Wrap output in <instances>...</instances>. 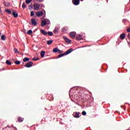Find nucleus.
<instances>
[{"mask_svg": "<svg viewBox=\"0 0 130 130\" xmlns=\"http://www.w3.org/2000/svg\"><path fill=\"white\" fill-rule=\"evenodd\" d=\"M74 51V50H73V48H70L67 51H66L64 53L59 54L58 55V58H59L60 57H62L64 55H68V54H70L71 52H73Z\"/></svg>", "mask_w": 130, "mask_h": 130, "instance_id": "1", "label": "nucleus"}, {"mask_svg": "<svg viewBox=\"0 0 130 130\" xmlns=\"http://www.w3.org/2000/svg\"><path fill=\"white\" fill-rule=\"evenodd\" d=\"M71 90L69 91V95H70V97L71 99V101H72V102H75V100H76V99H77V95H76V94L75 93V92H74V93H71Z\"/></svg>", "mask_w": 130, "mask_h": 130, "instance_id": "2", "label": "nucleus"}, {"mask_svg": "<svg viewBox=\"0 0 130 130\" xmlns=\"http://www.w3.org/2000/svg\"><path fill=\"white\" fill-rule=\"evenodd\" d=\"M63 39H64L65 42L67 44H70L72 43V40H71L69 38H67V37L63 36Z\"/></svg>", "mask_w": 130, "mask_h": 130, "instance_id": "3", "label": "nucleus"}, {"mask_svg": "<svg viewBox=\"0 0 130 130\" xmlns=\"http://www.w3.org/2000/svg\"><path fill=\"white\" fill-rule=\"evenodd\" d=\"M76 34H77L76 31H71L69 33L70 37L73 39L76 38Z\"/></svg>", "mask_w": 130, "mask_h": 130, "instance_id": "4", "label": "nucleus"}, {"mask_svg": "<svg viewBox=\"0 0 130 130\" xmlns=\"http://www.w3.org/2000/svg\"><path fill=\"white\" fill-rule=\"evenodd\" d=\"M32 66H33V62L29 61L28 62H27L24 66V67H25V68H31V67H32Z\"/></svg>", "mask_w": 130, "mask_h": 130, "instance_id": "5", "label": "nucleus"}, {"mask_svg": "<svg viewBox=\"0 0 130 130\" xmlns=\"http://www.w3.org/2000/svg\"><path fill=\"white\" fill-rule=\"evenodd\" d=\"M72 3L74 6H79L80 5V0H72Z\"/></svg>", "mask_w": 130, "mask_h": 130, "instance_id": "6", "label": "nucleus"}, {"mask_svg": "<svg viewBox=\"0 0 130 130\" xmlns=\"http://www.w3.org/2000/svg\"><path fill=\"white\" fill-rule=\"evenodd\" d=\"M46 24H47V21H46V20H44L43 21H42L41 23V26L42 27H44V26L46 25Z\"/></svg>", "mask_w": 130, "mask_h": 130, "instance_id": "7", "label": "nucleus"}, {"mask_svg": "<svg viewBox=\"0 0 130 130\" xmlns=\"http://www.w3.org/2000/svg\"><path fill=\"white\" fill-rule=\"evenodd\" d=\"M34 9L36 10H39V8H40V5L39 4H34Z\"/></svg>", "mask_w": 130, "mask_h": 130, "instance_id": "8", "label": "nucleus"}, {"mask_svg": "<svg viewBox=\"0 0 130 130\" xmlns=\"http://www.w3.org/2000/svg\"><path fill=\"white\" fill-rule=\"evenodd\" d=\"M74 117H75V118H79V117H80V112H75V114H74Z\"/></svg>", "mask_w": 130, "mask_h": 130, "instance_id": "9", "label": "nucleus"}, {"mask_svg": "<svg viewBox=\"0 0 130 130\" xmlns=\"http://www.w3.org/2000/svg\"><path fill=\"white\" fill-rule=\"evenodd\" d=\"M41 32L43 35L46 36L47 35V32H46L44 29H41Z\"/></svg>", "mask_w": 130, "mask_h": 130, "instance_id": "10", "label": "nucleus"}, {"mask_svg": "<svg viewBox=\"0 0 130 130\" xmlns=\"http://www.w3.org/2000/svg\"><path fill=\"white\" fill-rule=\"evenodd\" d=\"M18 121H19V122H23V121H24V118L22 117H18Z\"/></svg>", "mask_w": 130, "mask_h": 130, "instance_id": "11", "label": "nucleus"}, {"mask_svg": "<svg viewBox=\"0 0 130 130\" xmlns=\"http://www.w3.org/2000/svg\"><path fill=\"white\" fill-rule=\"evenodd\" d=\"M120 39H121L122 40H123V39H124V38H125V34H124V33L122 34L120 36Z\"/></svg>", "mask_w": 130, "mask_h": 130, "instance_id": "12", "label": "nucleus"}, {"mask_svg": "<svg viewBox=\"0 0 130 130\" xmlns=\"http://www.w3.org/2000/svg\"><path fill=\"white\" fill-rule=\"evenodd\" d=\"M83 40V37L81 35H79L78 36L76 37V40Z\"/></svg>", "mask_w": 130, "mask_h": 130, "instance_id": "13", "label": "nucleus"}, {"mask_svg": "<svg viewBox=\"0 0 130 130\" xmlns=\"http://www.w3.org/2000/svg\"><path fill=\"white\" fill-rule=\"evenodd\" d=\"M42 15H43V12H42V11L38 12L37 13V15L38 16V17H41V16H42Z\"/></svg>", "mask_w": 130, "mask_h": 130, "instance_id": "14", "label": "nucleus"}, {"mask_svg": "<svg viewBox=\"0 0 130 130\" xmlns=\"http://www.w3.org/2000/svg\"><path fill=\"white\" fill-rule=\"evenodd\" d=\"M30 60V58H28V57H25L23 59V62H26V61H29Z\"/></svg>", "mask_w": 130, "mask_h": 130, "instance_id": "15", "label": "nucleus"}, {"mask_svg": "<svg viewBox=\"0 0 130 130\" xmlns=\"http://www.w3.org/2000/svg\"><path fill=\"white\" fill-rule=\"evenodd\" d=\"M12 15L14 17V18H18V13H16L15 12H13L12 13Z\"/></svg>", "mask_w": 130, "mask_h": 130, "instance_id": "16", "label": "nucleus"}, {"mask_svg": "<svg viewBox=\"0 0 130 130\" xmlns=\"http://www.w3.org/2000/svg\"><path fill=\"white\" fill-rule=\"evenodd\" d=\"M44 55H45V51H42L41 52V57H44Z\"/></svg>", "mask_w": 130, "mask_h": 130, "instance_id": "17", "label": "nucleus"}, {"mask_svg": "<svg viewBox=\"0 0 130 130\" xmlns=\"http://www.w3.org/2000/svg\"><path fill=\"white\" fill-rule=\"evenodd\" d=\"M52 42H53V40H49L47 42V43L48 45H51V44H52Z\"/></svg>", "mask_w": 130, "mask_h": 130, "instance_id": "18", "label": "nucleus"}, {"mask_svg": "<svg viewBox=\"0 0 130 130\" xmlns=\"http://www.w3.org/2000/svg\"><path fill=\"white\" fill-rule=\"evenodd\" d=\"M58 48H54L53 49V52H54V53H56V52H58Z\"/></svg>", "mask_w": 130, "mask_h": 130, "instance_id": "19", "label": "nucleus"}, {"mask_svg": "<svg viewBox=\"0 0 130 130\" xmlns=\"http://www.w3.org/2000/svg\"><path fill=\"white\" fill-rule=\"evenodd\" d=\"M32 9H33V5L31 4L28 6V10H29V11H32Z\"/></svg>", "mask_w": 130, "mask_h": 130, "instance_id": "20", "label": "nucleus"}, {"mask_svg": "<svg viewBox=\"0 0 130 130\" xmlns=\"http://www.w3.org/2000/svg\"><path fill=\"white\" fill-rule=\"evenodd\" d=\"M27 34H28V35H32V34H33V31H32V30L29 29V30L27 31Z\"/></svg>", "mask_w": 130, "mask_h": 130, "instance_id": "21", "label": "nucleus"}, {"mask_svg": "<svg viewBox=\"0 0 130 130\" xmlns=\"http://www.w3.org/2000/svg\"><path fill=\"white\" fill-rule=\"evenodd\" d=\"M6 64H8V66H11L12 64V62H11V61L7 60H6Z\"/></svg>", "mask_w": 130, "mask_h": 130, "instance_id": "22", "label": "nucleus"}, {"mask_svg": "<svg viewBox=\"0 0 130 130\" xmlns=\"http://www.w3.org/2000/svg\"><path fill=\"white\" fill-rule=\"evenodd\" d=\"M1 39H2L3 41H5V40H6V36L3 35L1 36Z\"/></svg>", "mask_w": 130, "mask_h": 130, "instance_id": "23", "label": "nucleus"}, {"mask_svg": "<svg viewBox=\"0 0 130 130\" xmlns=\"http://www.w3.org/2000/svg\"><path fill=\"white\" fill-rule=\"evenodd\" d=\"M48 35H49V36H52V35H53V32H52V31H48V32H47Z\"/></svg>", "mask_w": 130, "mask_h": 130, "instance_id": "24", "label": "nucleus"}, {"mask_svg": "<svg viewBox=\"0 0 130 130\" xmlns=\"http://www.w3.org/2000/svg\"><path fill=\"white\" fill-rule=\"evenodd\" d=\"M14 63H15V64L19 65L21 63V61H20L19 60H16V61H15Z\"/></svg>", "mask_w": 130, "mask_h": 130, "instance_id": "25", "label": "nucleus"}, {"mask_svg": "<svg viewBox=\"0 0 130 130\" xmlns=\"http://www.w3.org/2000/svg\"><path fill=\"white\" fill-rule=\"evenodd\" d=\"M33 25L34 26H36V25H37V22H36V20L34 18L33 19Z\"/></svg>", "mask_w": 130, "mask_h": 130, "instance_id": "26", "label": "nucleus"}, {"mask_svg": "<svg viewBox=\"0 0 130 130\" xmlns=\"http://www.w3.org/2000/svg\"><path fill=\"white\" fill-rule=\"evenodd\" d=\"M5 11L7 13H8V14H12V11H11V10L9 9H6Z\"/></svg>", "mask_w": 130, "mask_h": 130, "instance_id": "27", "label": "nucleus"}, {"mask_svg": "<svg viewBox=\"0 0 130 130\" xmlns=\"http://www.w3.org/2000/svg\"><path fill=\"white\" fill-rule=\"evenodd\" d=\"M31 2H32V0H26L25 1V3H26V4H27V5H29V4H30V3H31Z\"/></svg>", "mask_w": 130, "mask_h": 130, "instance_id": "28", "label": "nucleus"}, {"mask_svg": "<svg viewBox=\"0 0 130 130\" xmlns=\"http://www.w3.org/2000/svg\"><path fill=\"white\" fill-rule=\"evenodd\" d=\"M14 51L15 53H19V51L17 49H16V48L14 49Z\"/></svg>", "mask_w": 130, "mask_h": 130, "instance_id": "29", "label": "nucleus"}, {"mask_svg": "<svg viewBox=\"0 0 130 130\" xmlns=\"http://www.w3.org/2000/svg\"><path fill=\"white\" fill-rule=\"evenodd\" d=\"M22 7L23 9H25L26 8V5L25 4V3H23L22 6Z\"/></svg>", "mask_w": 130, "mask_h": 130, "instance_id": "30", "label": "nucleus"}, {"mask_svg": "<svg viewBox=\"0 0 130 130\" xmlns=\"http://www.w3.org/2000/svg\"><path fill=\"white\" fill-rule=\"evenodd\" d=\"M82 115H84V116L86 115L87 112H86V111H83L82 113Z\"/></svg>", "mask_w": 130, "mask_h": 130, "instance_id": "31", "label": "nucleus"}, {"mask_svg": "<svg viewBox=\"0 0 130 130\" xmlns=\"http://www.w3.org/2000/svg\"><path fill=\"white\" fill-rule=\"evenodd\" d=\"M46 21L47 22V24H50V20H49V19H47Z\"/></svg>", "mask_w": 130, "mask_h": 130, "instance_id": "32", "label": "nucleus"}, {"mask_svg": "<svg viewBox=\"0 0 130 130\" xmlns=\"http://www.w3.org/2000/svg\"><path fill=\"white\" fill-rule=\"evenodd\" d=\"M39 58H33L34 61H36V60H39Z\"/></svg>", "mask_w": 130, "mask_h": 130, "instance_id": "33", "label": "nucleus"}, {"mask_svg": "<svg viewBox=\"0 0 130 130\" xmlns=\"http://www.w3.org/2000/svg\"><path fill=\"white\" fill-rule=\"evenodd\" d=\"M3 125V121L2 120H0V126H2Z\"/></svg>", "mask_w": 130, "mask_h": 130, "instance_id": "34", "label": "nucleus"}, {"mask_svg": "<svg viewBox=\"0 0 130 130\" xmlns=\"http://www.w3.org/2000/svg\"><path fill=\"white\" fill-rule=\"evenodd\" d=\"M58 29H57V28H55L54 30V33H55V32H58Z\"/></svg>", "mask_w": 130, "mask_h": 130, "instance_id": "35", "label": "nucleus"}, {"mask_svg": "<svg viewBox=\"0 0 130 130\" xmlns=\"http://www.w3.org/2000/svg\"><path fill=\"white\" fill-rule=\"evenodd\" d=\"M125 22H126V19H124L122 20V23H125Z\"/></svg>", "mask_w": 130, "mask_h": 130, "instance_id": "36", "label": "nucleus"}, {"mask_svg": "<svg viewBox=\"0 0 130 130\" xmlns=\"http://www.w3.org/2000/svg\"><path fill=\"white\" fill-rule=\"evenodd\" d=\"M30 16L33 17V11L30 12Z\"/></svg>", "mask_w": 130, "mask_h": 130, "instance_id": "37", "label": "nucleus"}, {"mask_svg": "<svg viewBox=\"0 0 130 130\" xmlns=\"http://www.w3.org/2000/svg\"><path fill=\"white\" fill-rule=\"evenodd\" d=\"M127 32H130V27L127 29Z\"/></svg>", "mask_w": 130, "mask_h": 130, "instance_id": "38", "label": "nucleus"}, {"mask_svg": "<svg viewBox=\"0 0 130 130\" xmlns=\"http://www.w3.org/2000/svg\"><path fill=\"white\" fill-rule=\"evenodd\" d=\"M31 24L33 25V18H31Z\"/></svg>", "mask_w": 130, "mask_h": 130, "instance_id": "39", "label": "nucleus"}, {"mask_svg": "<svg viewBox=\"0 0 130 130\" xmlns=\"http://www.w3.org/2000/svg\"><path fill=\"white\" fill-rule=\"evenodd\" d=\"M41 8H44V5H42L41 6Z\"/></svg>", "mask_w": 130, "mask_h": 130, "instance_id": "40", "label": "nucleus"}, {"mask_svg": "<svg viewBox=\"0 0 130 130\" xmlns=\"http://www.w3.org/2000/svg\"><path fill=\"white\" fill-rule=\"evenodd\" d=\"M38 2H43V0H37Z\"/></svg>", "mask_w": 130, "mask_h": 130, "instance_id": "41", "label": "nucleus"}, {"mask_svg": "<svg viewBox=\"0 0 130 130\" xmlns=\"http://www.w3.org/2000/svg\"><path fill=\"white\" fill-rule=\"evenodd\" d=\"M62 32H64V28L62 29Z\"/></svg>", "mask_w": 130, "mask_h": 130, "instance_id": "42", "label": "nucleus"}, {"mask_svg": "<svg viewBox=\"0 0 130 130\" xmlns=\"http://www.w3.org/2000/svg\"><path fill=\"white\" fill-rule=\"evenodd\" d=\"M58 52H61V51L60 50H58Z\"/></svg>", "mask_w": 130, "mask_h": 130, "instance_id": "43", "label": "nucleus"}, {"mask_svg": "<svg viewBox=\"0 0 130 130\" xmlns=\"http://www.w3.org/2000/svg\"><path fill=\"white\" fill-rule=\"evenodd\" d=\"M76 104H77V105L80 106V104H79V103H76Z\"/></svg>", "mask_w": 130, "mask_h": 130, "instance_id": "44", "label": "nucleus"}, {"mask_svg": "<svg viewBox=\"0 0 130 130\" xmlns=\"http://www.w3.org/2000/svg\"><path fill=\"white\" fill-rule=\"evenodd\" d=\"M2 36V32H0V37Z\"/></svg>", "mask_w": 130, "mask_h": 130, "instance_id": "45", "label": "nucleus"}, {"mask_svg": "<svg viewBox=\"0 0 130 130\" xmlns=\"http://www.w3.org/2000/svg\"><path fill=\"white\" fill-rule=\"evenodd\" d=\"M0 13H2V10L1 9V8H0Z\"/></svg>", "mask_w": 130, "mask_h": 130, "instance_id": "46", "label": "nucleus"}, {"mask_svg": "<svg viewBox=\"0 0 130 130\" xmlns=\"http://www.w3.org/2000/svg\"><path fill=\"white\" fill-rule=\"evenodd\" d=\"M127 130H130V127H129Z\"/></svg>", "mask_w": 130, "mask_h": 130, "instance_id": "47", "label": "nucleus"}, {"mask_svg": "<svg viewBox=\"0 0 130 130\" xmlns=\"http://www.w3.org/2000/svg\"><path fill=\"white\" fill-rule=\"evenodd\" d=\"M1 71H4V69H1Z\"/></svg>", "mask_w": 130, "mask_h": 130, "instance_id": "48", "label": "nucleus"}, {"mask_svg": "<svg viewBox=\"0 0 130 130\" xmlns=\"http://www.w3.org/2000/svg\"><path fill=\"white\" fill-rule=\"evenodd\" d=\"M12 60H13V61H15V59H13Z\"/></svg>", "mask_w": 130, "mask_h": 130, "instance_id": "49", "label": "nucleus"}, {"mask_svg": "<svg viewBox=\"0 0 130 130\" xmlns=\"http://www.w3.org/2000/svg\"><path fill=\"white\" fill-rule=\"evenodd\" d=\"M35 14H34V12H33V16H34Z\"/></svg>", "mask_w": 130, "mask_h": 130, "instance_id": "50", "label": "nucleus"}, {"mask_svg": "<svg viewBox=\"0 0 130 130\" xmlns=\"http://www.w3.org/2000/svg\"><path fill=\"white\" fill-rule=\"evenodd\" d=\"M81 1V2H83V1H84V0H80Z\"/></svg>", "mask_w": 130, "mask_h": 130, "instance_id": "51", "label": "nucleus"}, {"mask_svg": "<svg viewBox=\"0 0 130 130\" xmlns=\"http://www.w3.org/2000/svg\"><path fill=\"white\" fill-rule=\"evenodd\" d=\"M129 3H130V0H129Z\"/></svg>", "mask_w": 130, "mask_h": 130, "instance_id": "52", "label": "nucleus"}]
</instances>
